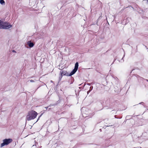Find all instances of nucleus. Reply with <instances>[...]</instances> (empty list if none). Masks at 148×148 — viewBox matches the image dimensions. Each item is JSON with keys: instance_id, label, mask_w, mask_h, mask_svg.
Returning <instances> with one entry per match:
<instances>
[{"instance_id": "f257e3e1", "label": "nucleus", "mask_w": 148, "mask_h": 148, "mask_svg": "<svg viewBox=\"0 0 148 148\" xmlns=\"http://www.w3.org/2000/svg\"><path fill=\"white\" fill-rule=\"evenodd\" d=\"M78 66L79 64L78 62H76L75 64L74 69L69 74L66 71L62 69H61L60 71V75L59 78V80H61L62 78L63 75L67 76H71L74 74L77 71Z\"/></svg>"}, {"instance_id": "f03ea898", "label": "nucleus", "mask_w": 148, "mask_h": 148, "mask_svg": "<svg viewBox=\"0 0 148 148\" xmlns=\"http://www.w3.org/2000/svg\"><path fill=\"white\" fill-rule=\"evenodd\" d=\"M37 116V113L36 111L32 110L29 111L27 114L26 118L25 121H30L35 119Z\"/></svg>"}, {"instance_id": "7ed1b4c3", "label": "nucleus", "mask_w": 148, "mask_h": 148, "mask_svg": "<svg viewBox=\"0 0 148 148\" xmlns=\"http://www.w3.org/2000/svg\"><path fill=\"white\" fill-rule=\"evenodd\" d=\"M12 25L7 22H2L1 29H7L11 28Z\"/></svg>"}, {"instance_id": "20e7f679", "label": "nucleus", "mask_w": 148, "mask_h": 148, "mask_svg": "<svg viewBox=\"0 0 148 148\" xmlns=\"http://www.w3.org/2000/svg\"><path fill=\"white\" fill-rule=\"evenodd\" d=\"M3 143L1 144V147H2L5 145H7L9 143H11L12 141V139H4L3 140Z\"/></svg>"}, {"instance_id": "39448f33", "label": "nucleus", "mask_w": 148, "mask_h": 148, "mask_svg": "<svg viewBox=\"0 0 148 148\" xmlns=\"http://www.w3.org/2000/svg\"><path fill=\"white\" fill-rule=\"evenodd\" d=\"M27 43L28 46L31 48L34 45V43L30 41H28Z\"/></svg>"}, {"instance_id": "423d86ee", "label": "nucleus", "mask_w": 148, "mask_h": 148, "mask_svg": "<svg viewBox=\"0 0 148 148\" xmlns=\"http://www.w3.org/2000/svg\"><path fill=\"white\" fill-rule=\"evenodd\" d=\"M0 3L2 5H4L5 4V2L3 0H0Z\"/></svg>"}, {"instance_id": "0eeeda50", "label": "nucleus", "mask_w": 148, "mask_h": 148, "mask_svg": "<svg viewBox=\"0 0 148 148\" xmlns=\"http://www.w3.org/2000/svg\"><path fill=\"white\" fill-rule=\"evenodd\" d=\"M2 22L0 20V29H1Z\"/></svg>"}, {"instance_id": "6e6552de", "label": "nucleus", "mask_w": 148, "mask_h": 148, "mask_svg": "<svg viewBox=\"0 0 148 148\" xmlns=\"http://www.w3.org/2000/svg\"><path fill=\"white\" fill-rule=\"evenodd\" d=\"M125 53H124V54L123 55V56L122 59H121V61H122V62H123L124 61V60L123 59V58L125 57Z\"/></svg>"}, {"instance_id": "1a4fd4ad", "label": "nucleus", "mask_w": 148, "mask_h": 148, "mask_svg": "<svg viewBox=\"0 0 148 148\" xmlns=\"http://www.w3.org/2000/svg\"><path fill=\"white\" fill-rule=\"evenodd\" d=\"M93 87L92 86H91L90 87V90H90V91H91L92 90V89H93Z\"/></svg>"}, {"instance_id": "9d476101", "label": "nucleus", "mask_w": 148, "mask_h": 148, "mask_svg": "<svg viewBox=\"0 0 148 148\" xmlns=\"http://www.w3.org/2000/svg\"><path fill=\"white\" fill-rule=\"evenodd\" d=\"M42 113L41 114L40 116L38 117V119L37 120L38 121L39 119L40 118L41 116L42 115Z\"/></svg>"}, {"instance_id": "9b49d317", "label": "nucleus", "mask_w": 148, "mask_h": 148, "mask_svg": "<svg viewBox=\"0 0 148 148\" xmlns=\"http://www.w3.org/2000/svg\"><path fill=\"white\" fill-rule=\"evenodd\" d=\"M129 18H127V19H126V22H127V23L128 22V21L129 20Z\"/></svg>"}, {"instance_id": "f8f14e48", "label": "nucleus", "mask_w": 148, "mask_h": 148, "mask_svg": "<svg viewBox=\"0 0 148 148\" xmlns=\"http://www.w3.org/2000/svg\"><path fill=\"white\" fill-rule=\"evenodd\" d=\"M30 82H34V81L33 80H30Z\"/></svg>"}, {"instance_id": "ddd939ff", "label": "nucleus", "mask_w": 148, "mask_h": 148, "mask_svg": "<svg viewBox=\"0 0 148 148\" xmlns=\"http://www.w3.org/2000/svg\"><path fill=\"white\" fill-rule=\"evenodd\" d=\"M12 52L14 53H16V51L14 50H13L12 51Z\"/></svg>"}, {"instance_id": "4468645a", "label": "nucleus", "mask_w": 148, "mask_h": 148, "mask_svg": "<svg viewBox=\"0 0 148 148\" xmlns=\"http://www.w3.org/2000/svg\"><path fill=\"white\" fill-rule=\"evenodd\" d=\"M143 103H144L143 102H141L139 104H143Z\"/></svg>"}, {"instance_id": "2eb2a0df", "label": "nucleus", "mask_w": 148, "mask_h": 148, "mask_svg": "<svg viewBox=\"0 0 148 148\" xmlns=\"http://www.w3.org/2000/svg\"><path fill=\"white\" fill-rule=\"evenodd\" d=\"M90 91V90H89V91H88V92H87V93H88V94Z\"/></svg>"}, {"instance_id": "dca6fc26", "label": "nucleus", "mask_w": 148, "mask_h": 148, "mask_svg": "<svg viewBox=\"0 0 148 148\" xmlns=\"http://www.w3.org/2000/svg\"><path fill=\"white\" fill-rule=\"evenodd\" d=\"M144 45L145 46V47L147 49H148V48H147V47L145 45Z\"/></svg>"}, {"instance_id": "f3484780", "label": "nucleus", "mask_w": 148, "mask_h": 148, "mask_svg": "<svg viewBox=\"0 0 148 148\" xmlns=\"http://www.w3.org/2000/svg\"><path fill=\"white\" fill-rule=\"evenodd\" d=\"M34 58L35 60H36V57H34Z\"/></svg>"}, {"instance_id": "a211bd4d", "label": "nucleus", "mask_w": 148, "mask_h": 148, "mask_svg": "<svg viewBox=\"0 0 148 148\" xmlns=\"http://www.w3.org/2000/svg\"><path fill=\"white\" fill-rule=\"evenodd\" d=\"M45 108H46V109H47V108H48V107H45Z\"/></svg>"}, {"instance_id": "6ab92c4d", "label": "nucleus", "mask_w": 148, "mask_h": 148, "mask_svg": "<svg viewBox=\"0 0 148 148\" xmlns=\"http://www.w3.org/2000/svg\"><path fill=\"white\" fill-rule=\"evenodd\" d=\"M81 84H79V86H81Z\"/></svg>"}, {"instance_id": "aec40b11", "label": "nucleus", "mask_w": 148, "mask_h": 148, "mask_svg": "<svg viewBox=\"0 0 148 148\" xmlns=\"http://www.w3.org/2000/svg\"><path fill=\"white\" fill-rule=\"evenodd\" d=\"M88 84V85H89V86H90V84Z\"/></svg>"}, {"instance_id": "412c9836", "label": "nucleus", "mask_w": 148, "mask_h": 148, "mask_svg": "<svg viewBox=\"0 0 148 148\" xmlns=\"http://www.w3.org/2000/svg\"><path fill=\"white\" fill-rule=\"evenodd\" d=\"M138 148H141V147H138Z\"/></svg>"}, {"instance_id": "4be33fe9", "label": "nucleus", "mask_w": 148, "mask_h": 148, "mask_svg": "<svg viewBox=\"0 0 148 148\" xmlns=\"http://www.w3.org/2000/svg\"><path fill=\"white\" fill-rule=\"evenodd\" d=\"M138 77H140L139 76H138Z\"/></svg>"}, {"instance_id": "5701e85b", "label": "nucleus", "mask_w": 148, "mask_h": 148, "mask_svg": "<svg viewBox=\"0 0 148 148\" xmlns=\"http://www.w3.org/2000/svg\"><path fill=\"white\" fill-rule=\"evenodd\" d=\"M147 1H148V0H147Z\"/></svg>"}]
</instances>
